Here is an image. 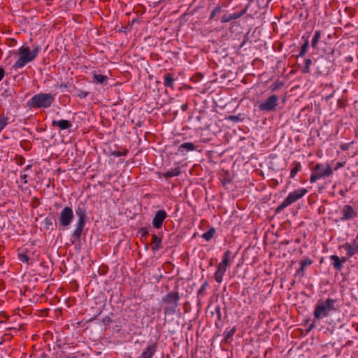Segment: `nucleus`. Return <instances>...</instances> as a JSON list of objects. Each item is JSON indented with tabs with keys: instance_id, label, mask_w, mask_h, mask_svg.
Here are the masks:
<instances>
[{
	"instance_id": "nucleus-20",
	"label": "nucleus",
	"mask_w": 358,
	"mask_h": 358,
	"mask_svg": "<svg viewBox=\"0 0 358 358\" xmlns=\"http://www.w3.org/2000/svg\"><path fill=\"white\" fill-rule=\"evenodd\" d=\"M93 80L96 83L105 85L107 83L108 77L101 74L94 73Z\"/></svg>"
},
{
	"instance_id": "nucleus-42",
	"label": "nucleus",
	"mask_w": 358,
	"mask_h": 358,
	"mask_svg": "<svg viewBox=\"0 0 358 358\" xmlns=\"http://www.w3.org/2000/svg\"><path fill=\"white\" fill-rule=\"evenodd\" d=\"M353 240H357V241H358V234L357 235V236L355 237V238H354Z\"/></svg>"
},
{
	"instance_id": "nucleus-13",
	"label": "nucleus",
	"mask_w": 358,
	"mask_h": 358,
	"mask_svg": "<svg viewBox=\"0 0 358 358\" xmlns=\"http://www.w3.org/2000/svg\"><path fill=\"white\" fill-rule=\"evenodd\" d=\"M329 259L331 262V265L338 271H341L343 268V264L347 261L346 257L341 258L336 255H331Z\"/></svg>"
},
{
	"instance_id": "nucleus-6",
	"label": "nucleus",
	"mask_w": 358,
	"mask_h": 358,
	"mask_svg": "<svg viewBox=\"0 0 358 358\" xmlns=\"http://www.w3.org/2000/svg\"><path fill=\"white\" fill-rule=\"evenodd\" d=\"M229 252L227 251L222 258V262L218 264L217 271L214 274L215 280L217 282H221L222 280L223 275L229 266Z\"/></svg>"
},
{
	"instance_id": "nucleus-4",
	"label": "nucleus",
	"mask_w": 358,
	"mask_h": 358,
	"mask_svg": "<svg viewBox=\"0 0 358 358\" xmlns=\"http://www.w3.org/2000/svg\"><path fill=\"white\" fill-rule=\"evenodd\" d=\"M76 214L78 216V221L76 224V229L73 231L72 236L75 239L80 238L83 228L86 224L87 215H86V210L83 206H78L76 209Z\"/></svg>"
},
{
	"instance_id": "nucleus-27",
	"label": "nucleus",
	"mask_w": 358,
	"mask_h": 358,
	"mask_svg": "<svg viewBox=\"0 0 358 358\" xmlns=\"http://www.w3.org/2000/svg\"><path fill=\"white\" fill-rule=\"evenodd\" d=\"M215 231L213 228L210 229L202 235V237L207 241H210L215 235Z\"/></svg>"
},
{
	"instance_id": "nucleus-19",
	"label": "nucleus",
	"mask_w": 358,
	"mask_h": 358,
	"mask_svg": "<svg viewBox=\"0 0 358 358\" xmlns=\"http://www.w3.org/2000/svg\"><path fill=\"white\" fill-rule=\"evenodd\" d=\"M245 9H243L241 13H233V14H227V15H224L222 17V20H221V22H228L232 20H235V19H237L238 17H239L244 12H245Z\"/></svg>"
},
{
	"instance_id": "nucleus-5",
	"label": "nucleus",
	"mask_w": 358,
	"mask_h": 358,
	"mask_svg": "<svg viewBox=\"0 0 358 358\" xmlns=\"http://www.w3.org/2000/svg\"><path fill=\"white\" fill-rule=\"evenodd\" d=\"M178 299V294L174 292L169 293L163 298L162 301L165 304L164 308L165 313L172 314L176 311Z\"/></svg>"
},
{
	"instance_id": "nucleus-25",
	"label": "nucleus",
	"mask_w": 358,
	"mask_h": 358,
	"mask_svg": "<svg viewBox=\"0 0 358 358\" xmlns=\"http://www.w3.org/2000/svg\"><path fill=\"white\" fill-rule=\"evenodd\" d=\"M161 243V239L157 235H152V245L154 250H158Z\"/></svg>"
},
{
	"instance_id": "nucleus-32",
	"label": "nucleus",
	"mask_w": 358,
	"mask_h": 358,
	"mask_svg": "<svg viewBox=\"0 0 358 358\" xmlns=\"http://www.w3.org/2000/svg\"><path fill=\"white\" fill-rule=\"evenodd\" d=\"M317 70L320 74H324V73H328V72L329 71V68L327 66L322 67V66H317Z\"/></svg>"
},
{
	"instance_id": "nucleus-22",
	"label": "nucleus",
	"mask_w": 358,
	"mask_h": 358,
	"mask_svg": "<svg viewBox=\"0 0 358 358\" xmlns=\"http://www.w3.org/2000/svg\"><path fill=\"white\" fill-rule=\"evenodd\" d=\"M284 85V83L278 80L271 85L269 90L272 92H276L280 90Z\"/></svg>"
},
{
	"instance_id": "nucleus-43",
	"label": "nucleus",
	"mask_w": 358,
	"mask_h": 358,
	"mask_svg": "<svg viewBox=\"0 0 358 358\" xmlns=\"http://www.w3.org/2000/svg\"><path fill=\"white\" fill-rule=\"evenodd\" d=\"M249 321H250V317H248V321H247L248 324L249 323Z\"/></svg>"
},
{
	"instance_id": "nucleus-1",
	"label": "nucleus",
	"mask_w": 358,
	"mask_h": 358,
	"mask_svg": "<svg viewBox=\"0 0 358 358\" xmlns=\"http://www.w3.org/2000/svg\"><path fill=\"white\" fill-rule=\"evenodd\" d=\"M336 299L329 297L324 301L319 300L317 302L313 311L314 318L308 327V331L316 328L320 320L328 317L331 313L338 310L336 306Z\"/></svg>"
},
{
	"instance_id": "nucleus-15",
	"label": "nucleus",
	"mask_w": 358,
	"mask_h": 358,
	"mask_svg": "<svg viewBox=\"0 0 358 358\" xmlns=\"http://www.w3.org/2000/svg\"><path fill=\"white\" fill-rule=\"evenodd\" d=\"M166 217V213L164 210H158L152 220L153 226L157 229H159Z\"/></svg>"
},
{
	"instance_id": "nucleus-8",
	"label": "nucleus",
	"mask_w": 358,
	"mask_h": 358,
	"mask_svg": "<svg viewBox=\"0 0 358 358\" xmlns=\"http://www.w3.org/2000/svg\"><path fill=\"white\" fill-rule=\"evenodd\" d=\"M278 97L275 94L268 96L265 101L259 103V109L262 111L271 112L275 110Z\"/></svg>"
},
{
	"instance_id": "nucleus-23",
	"label": "nucleus",
	"mask_w": 358,
	"mask_h": 358,
	"mask_svg": "<svg viewBox=\"0 0 358 358\" xmlns=\"http://www.w3.org/2000/svg\"><path fill=\"white\" fill-rule=\"evenodd\" d=\"M308 46H309V41H308V39H306L304 41L303 44L301 45V50H300L299 55H297V57H303L308 50Z\"/></svg>"
},
{
	"instance_id": "nucleus-35",
	"label": "nucleus",
	"mask_w": 358,
	"mask_h": 358,
	"mask_svg": "<svg viewBox=\"0 0 358 358\" xmlns=\"http://www.w3.org/2000/svg\"><path fill=\"white\" fill-rule=\"evenodd\" d=\"M88 93L85 91H80L78 96L80 98H85L87 96Z\"/></svg>"
},
{
	"instance_id": "nucleus-10",
	"label": "nucleus",
	"mask_w": 358,
	"mask_h": 358,
	"mask_svg": "<svg viewBox=\"0 0 358 358\" xmlns=\"http://www.w3.org/2000/svg\"><path fill=\"white\" fill-rule=\"evenodd\" d=\"M307 192L308 191L306 188L295 189L294 191L289 193L285 200L290 206L297 200L302 198L307 193Z\"/></svg>"
},
{
	"instance_id": "nucleus-21",
	"label": "nucleus",
	"mask_w": 358,
	"mask_h": 358,
	"mask_svg": "<svg viewBox=\"0 0 358 358\" xmlns=\"http://www.w3.org/2000/svg\"><path fill=\"white\" fill-rule=\"evenodd\" d=\"M321 38V31L317 30L315 31L313 38L311 42V46L313 49H316L317 48V43Z\"/></svg>"
},
{
	"instance_id": "nucleus-39",
	"label": "nucleus",
	"mask_w": 358,
	"mask_h": 358,
	"mask_svg": "<svg viewBox=\"0 0 358 358\" xmlns=\"http://www.w3.org/2000/svg\"><path fill=\"white\" fill-rule=\"evenodd\" d=\"M341 148L343 150H345L347 149V146L345 145H343L341 146Z\"/></svg>"
},
{
	"instance_id": "nucleus-28",
	"label": "nucleus",
	"mask_w": 358,
	"mask_h": 358,
	"mask_svg": "<svg viewBox=\"0 0 358 358\" xmlns=\"http://www.w3.org/2000/svg\"><path fill=\"white\" fill-rule=\"evenodd\" d=\"M301 169V164L300 163H297L293 169H291L290 171V178H294L296 173L299 171Z\"/></svg>"
},
{
	"instance_id": "nucleus-34",
	"label": "nucleus",
	"mask_w": 358,
	"mask_h": 358,
	"mask_svg": "<svg viewBox=\"0 0 358 358\" xmlns=\"http://www.w3.org/2000/svg\"><path fill=\"white\" fill-rule=\"evenodd\" d=\"M19 259L20 260H21L22 262H24V263H28V261H29V257L27 254H24V253H20L19 254Z\"/></svg>"
},
{
	"instance_id": "nucleus-44",
	"label": "nucleus",
	"mask_w": 358,
	"mask_h": 358,
	"mask_svg": "<svg viewBox=\"0 0 358 358\" xmlns=\"http://www.w3.org/2000/svg\"><path fill=\"white\" fill-rule=\"evenodd\" d=\"M22 177H23V178H24V179H25V178H26V177H27V176H26V175H24Z\"/></svg>"
},
{
	"instance_id": "nucleus-2",
	"label": "nucleus",
	"mask_w": 358,
	"mask_h": 358,
	"mask_svg": "<svg viewBox=\"0 0 358 358\" xmlns=\"http://www.w3.org/2000/svg\"><path fill=\"white\" fill-rule=\"evenodd\" d=\"M40 50L38 46L34 48L32 50L27 46L20 47L17 52V59L13 67L15 70L21 69L29 62H32L38 55Z\"/></svg>"
},
{
	"instance_id": "nucleus-16",
	"label": "nucleus",
	"mask_w": 358,
	"mask_h": 358,
	"mask_svg": "<svg viewBox=\"0 0 358 358\" xmlns=\"http://www.w3.org/2000/svg\"><path fill=\"white\" fill-rule=\"evenodd\" d=\"M195 148L196 147L194 143L188 142L181 144L178 150L180 153L185 154V152L193 151Z\"/></svg>"
},
{
	"instance_id": "nucleus-40",
	"label": "nucleus",
	"mask_w": 358,
	"mask_h": 358,
	"mask_svg": "<svg viewBox=\"0 0 358 358\" xmlns=\"http://www.w3.org/2000/svg\"><path fill=\"white\" fill-rule=\"evenodd\" d=\"M285 245H288L289 243V241H285L283 242Z\"/></svg>"
},
{
	"instance_id": "nucleus-36",
	"label": "nucleus",
	"mask_w": 358,
	"mask_h": 358,
	"mask_svg": "<svg viewBox=\"0 0 358 358\" xmlns=\"http://www.w3.org/2000/svg\"><path fill=\"white\" fill-rule=\"evenodd\" d=\"M220 11V7H217L215 9H214L213 10V12L211 13L210 17L211 18L213 17L216 15V13H219Z\"/></svg>"
},
{
	"instance_id": "nucleus-18",
	"label": "nucleus",
	"mask_w": 358,
	"mask_h": 358,
	"mask_svg": "<svg viewBox=\"0 0 358 358\" xmlns=\"http://www.w3.org/2000/svg\"><path fill=\"white\" fill-rule=\"evenodd\" d=\"M52 124L59 127L61 129H66L71 127V123L66 120H53Z\"/></svg>"
},
{
	"instance_id": "nucleus-41",
	"label": "nucleus",
	"mask_w": 358,
	"mask_h": 358,
	"mask_svg": "<svg viewBox=\"0 0 358 358\" xmlns=\"http://www.w3.org/2000/svg\"><path fill=\"white\" fill-rule=\"evenodd\" d=\"M204 285L201 287V288L200 289L199 292H201L203 289H204Z\"/></svg>"
},
{
	"instance_id": "nucleus-14",
	"label": "nucleus",
	"mask_w": 358,
	"mask_h": 358,
	"mask_svg": "<svg viewBox=\"0 0 358 358\" xmlns=\"http://www.w3.org/2000/svg\"><path fill=\"white\" fill-rule=\"evenodd\" d=\"M313 263V261L310 258H306L304 260L300 262V267L297 269L294 274V278H299L301 279L304 276V270L306 267L310 266Z\"/></svg>"
},
{
	"instance_id": "nucleus-12",
	"label": "nucleus",
	"mask_w": 358,
	"mask_h": 358,
	"mask_svg": "<svg viewBox=\"0 0 358 358\" xmlns=\"http://www.w3.org/2000/svg\"><path fill=\"white\" fill-rule=\"evenodd\" d=\"M346 251V255L350 258L358 253V241L353 240L352 243H345L342 246Z\"/></svg>"
},
{
	"instance_id": "nucleus-31",
	"label": "nucleus",
	"mask_w": 358,
	"mask_h": 358,
	"mask_svg": "<svg viewBox=\"0 0 358 358\" xmlns=\"http://www.w3.org/2000/svg\"><path fill=\"white\" fill-rule=\"evenodd\" d=\"M180 173V171L179 169H175L171 171H168L166 173L165 176L166 177H173V176H177Z\"/></svg>"
},
{
	"instance_id": "nucleus-37",
	"label": "nucleus",
	"mask_w": 358,
	"mask_h": 358,
	"mask_svg": "<svg viewBox=\"0 0 358 358\" xmlns=\"http://www.w3.org/2000/svg\"><path fill=\"white\" fill-rule=\"evenodd\" d=\"M344 166V163L343 162H337L335 166V170H337Z\"/></svg>"
},
{
	"instance_id": "nucleus-17",
	"label": "nucleus",
	"mask_w": 358,
	"mask_h": 358,
	"mask_svg": "<svg viewBox=\"0 0 358 358\" xmlns=\"http://www.w3.org/2000/svg\"><path fill=\"white\" fill-rule=\"evenodd\" d=\"M155 346L153 345H149L143 352L139 358H152L155 352Z\"/></svg>"
},
{
	"instance_id": "nucleus-47",
	"label": "nucleus",
	"mask_w": 358,
	"mask_h": 358,
	"mask_svg": "<svg viewBox=\"0 0 358 358\" xmlns=\"http://www.w3.org/2000/svg\"><path fill=\"white\" fill-rule=\"evenodd\" d=\"M248 358H250V357L248 355Z\"/></svg>"
},
{
	"instance_id": "nucleus-3",
	"label": "nucleus",
	"mask_w": 358,
	"mask_h": 358,
	"mask_svg": "<svg viewBox=\"0 0 358 358\" xmlns=\"http://www.w3.org/2000/svg\"><path fill=\"white\" fill-rule=\"evenodd\" d=\"M55 100L54 96L50 94H37L34 95L29 101V104L32 108H48Z\"/></svg>"
},
{
	"instance_id": "nucleus-30",
	"label": "nucleus",
	"mask_w": 358,
	"mask_h": 358,
	"mask_svg": "<svg viewBox=\"0 0 358 358\" xmlns=\"http://www.w3.org/2000/svg\"><path fill=\"white\" fill-rule=\"evenodd\" d=\"M173 79L170 74L166 75L164 77V84L166 86L171 87L173 85Z\"/></svg>"
},
{
	"instance_id": "nucleus-33",
	"label": "nucleus",
	"mask_w": 358,
	"mask_h": 358,
	"mask_svg": "<svg viewBox=\"0 0 358 358\" xmlns=\"http://www.w3.org/2000/svg\"><path fill=\"white\" fill-rule=\"evenodd\" d=\"M320 178H321L320 177V176L317 173H316L315 171H313V173L310 176V182L311 183H313V182H316Z\"/></svg>"
},
{
	"instance_id": "nucleus-11",
	"label": "nucleus",
	"mask_w": 358,
	"mask_h": 358,
	"mask_svg": "<svg viewBox=\"0 0 358 358\" xmlns=\"http://www.w3.org/2000/svg\"><path fill=\"white\" fill-rule=\"evenodd\" d=\"M313 171L317 173L320 178L329 176L333 173L331 168L329 165L323 164H316Z\"/></svg>"
},
{
	"instance_id": "nucleus-48",
	"label": "nucleus",
	"mask_w": 358,
	"mask_h": 358,
	"mask_svg": "<svg viewBox=\"0 0 358 358\" xmlns=\"http://www.w3.org/2000/svg\"><path fill=\"white\" fill-rule=\"evenodd\" d=\"M357 285H358V281H357Z\"/></svg>"
},
{
	"instance_id": "nucleus-29",
	"label": "nucleus",
	"mask_w": 358,
	"mask_h": 358,
	"mask_svg": "<svg viewBox=\"0 0 358 358\" xmlns=\"http://www.w3.org/2000/svg\"><path fill=\"white\" fill-rule=\"evenodd\" d=\"M289 206V205L284 199V201L276 208L275 213H280L284 208H287Z\"/></svg>"
},
{
	"instance_id": "nucleus-38",
	"label": "nucleus",
	"mask_w": 358,
	"mask_h": 358,
	"mask_svg": "<svg viewBox=\"0 0 358 358\" xmlns=\"http://www.w3.org/2000/svg\"><path fill=\"white\" fill-rule=\"evenodd\" d=\"M4 76V70L0 68V81L3 79Z\"/></svg>"
},
{
	"instance_id": "nucleus-26",
	"label": "nucleus",
	"mask_w": 358,
	"mask_h": 358,
	"mask_svg": "<svg viewBox=\"0 0 358 358\" xmlns=\"http://www.w3.org/2000/svg\"><path fill=\"white\" fill-rule=\"evenodd\" d=\"M9 123V118L0 115V132L6 127Z\"/></svg>"
},
{
	"instance_id": "nucleus-46",
	"label": "nucleus",
	"mask_w": 358,
	"mask_h": 358,
	"mask_svg": "<svg viewBox=\"0 0 358 358\" xmlns=\"http://www.w3.org/2000/svg\"><path fill=\"white\" fill-rule=\"evenodd\" d=\"M252 358H257V357H252Z\"/></svg>"
},
{
	"instance_id": "nucleus-9",
	"label": "nucleus",
	"mask_w": 358,
	"mask_h": 358,
	"mask_svg": "<svg viewBox=\"0 0 358 358\" xmlns=\"http://www.w3.org/2000/svg\"><path fill=\"white\" fill-rule=\"evenodd\" d=\"M341 217H340V221L345 222L348 220H351L357 217V213L355 210V208L348 204L344 205L341 210Z\"/></svg>"
},
{
	"instance_id": "nucleus-7",
	"label": "nucleus",
	"mask_w": 358,
	"mask_h": 358,
	"mask_svg": "<svg viewBox=\"0 0 358 358\" xmlns=\"http://www.w3.org/2000/svg\"><path fill=\"white\" fill-rule=\"evenodd\" d=\"M73 218V211L71 208L69 206L64 207L59 216V224L64 227H69Z\"/></svg>"
},
{
	"instance_id": "nucleus-24",
	"label": "nucleus",
	"mask_w": 358,
	"mask_h": 358,
	"mask_svg": "<svg viewBox=\"0 0 358 358\" xmlns=\"http://www.w3.org/2000/svg\"><path fill=\"white\" fill-rule=\"evenodd\" d=\"M313 64V61L310 59H306L304 60V66L301 69L303 73H309L310 67Z\"/></svg>"
},
{
	"instance_id": "nucleus-45",
	"label": "nucleus",
	"mask_w": 358,
	"mask_h": 358,
	"mask_svg": "<svg viewBox=\"0 0 358 358\" xmlns=\"http://www.w3.org/2000/svg\"><path fill=\"white\" fill-rule=\"evenodd\" d=\"M231 119H232V118H234V119L236 118V119L237 117H236L231 116Z\"/></svg>"
}]
</instances>
